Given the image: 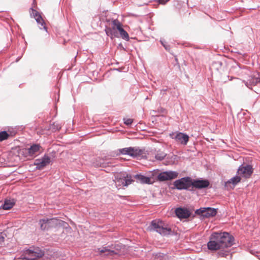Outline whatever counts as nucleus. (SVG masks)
Masks as SVG:
<instances>
[{
  "mask_svg": "<svg viewBox=\"0 0 260 260\" xmlns=\"http://www.w3.org/2000/svg\"><path fill=\"white\" fill-rule=\"evenodd\" d=\"M148 229L150 231H155L162 236L170 235L172 232L171 228L165 226L164 222L159 220H152Z\"/></svg>",
  "mask_w": 260,
  "mask_h": 260,
  "instance_id": "obj_1",
  "label": "nucleus"
},
{
  "mask_svg": "<svg viewBox=\"0 0 260 260\" xmlns=\"http://www.w3.org/2000/svg\"><path fill=\"white\" fill-rule=\"evenodd\" d=\"M115 185L118 189H120L124 186H127L133 182L131 176L124 172H120L115 175L114 180Z\"/></svg>",
  "mask_w": 260,
  "mask_h": 260,
  "instance_id": "obj_2",
  "label": "nucleus"
},
{
  "mask_svg": "<svg viewBox=\"0 0 260 260\" xmlns=\"http://www.w3.org/2000/svg\"><path fill=\"white\" fill-rule=\"evenodd\" d=\"M44 252L38 248L28 249L24 250L21 255L22 259L25 260H36L39 257H42Z\"/></svg>",
  "mask_w": 260,
  "mask_h": 260,
  "instance_id": "obj_3",
  "label": "nucleus"
},
{
  "mask_svg": "<svg viewBox=\"0 0 260 260\" xmlns=\"http://www.w3.org/2000/svg\"><path fill=\"white\" fill-rule=\"evenodd\" d=\"M220 239L219 233H213L210 236L209 241L207 243L208 248L210 250H216L222 248Z\"/></svg>",
  "mask_w": 260,
  "mask_h": 260,
  "instance_id": "obj_4",
  "label": "nucleus"
},
{
  "mask_svg": "<svg viewBox=\"0 0 260 260\" xmlns=\"http://www.w3.org/2000/svg\"><path fill=\"white\" fill-rule=\"evenodd\" d=\"M174 185L178 190L189 189L191 186V179L189 177L181 178L175 181Z\"/></svg>",
  "mask_w": 260,
  "mask_h": 260,
  "instance_id": "obj_5",
  "label": "nucleus"
},
{
  "mask_svg": "<svg viewBox=\"0 0 260 260\" xmlns=\"http://www.w3.org/2000/svg\"><path fill=\"white\" fill-rule=\"evenodd\" d=\"M222 247H229L233 244L234 237L228 233H219Z\"/></svg>",
  "mask_w": 260,
  "mask_h": 260,
  "instance_id": "obj_6",
  "label": "nucleus"
},
{
  "mask_svg": "<svg viewBox=\"0 0 260 260\" xmlns=\"http://www.w3.org/2000/svg\"><path fill=\"white\" fill-rule=\"evenodd\" d=\"M170 137L176 140V142L185 145L187 144L189 140V137L185 134L182 133H172L170 134Z\"/></svg>",
  "mask_w": 260,
  "mask_h": 260,
  "instance_id": "obj_7",
  "label": "nucleus"
},
{
  "mask_svg": "<svg viewBox=\"0 0 260 260\" xmlns=\"http://www.w3.org/2000/svg\"><path fill=\"white\" fill-rule=\"evenodd\" d=\"M178 175V173L176 171H165L158 174V179L161 181L169 180L177 178Z\"/></svg>",
  "mask_w": 260,
  "mask_h": 260,
  "instance_id": "obj_8",
  "label": "nucleus"
},
{
  "mask_svg": "<svg viewBox=\"0 0 260 260\" xmlns=\"http://www.w3.org/2000/svg\"><path fill=\"white\" fill-rule=\"evenodd\" d=\"M95 251L99 253L100 255L108 256L117 254V252L113 249V246L112 245H108L106 246H102L101 248H98L95 250Z\"/></svg>",
  "mask_w": 260,
  "mask_h": 260,
  "instance_id": "obj_9",
  "label": "nucleus"
},
{
  "mask_svg": "<svg viewBox=\"0 0 260 260\" xmlns=\"http://www.w3.org/2000/svg\"><path fill=\"white\" fill-rule=\"evenodd\" d=\"M50 161V157L45 154L42 158L36 159L34 164L37 169L41 170L48 165Z\"/></svg>",
  "mask_w": 260,
  "mask_h": 260,
  "instance_id": "obj_10",
  "label": "nucleus"
},
{
  "mask_svg": "<svg viewBox=\"0 0 260 260\" xmlns=\"http://www.w3.org/2000/svg\"><path fill=\"white\" fill-rule=\"evenodd\" d=\"M237 173L244 177L249 178L253 173V168L250 165H241L239 167Z\"/></svg>",
  "mask_w": 260,
  "mask_h": 260,
  "instance_id": "obj_11",
  "label": "nucleus"
},
{
  "mask_svg": "<svg viewBox=\"0 0 260 260\" xmlns=\"http://www.w3.org/2000/svg\"><path fill=\"white\" fill-rule=\"evenodd\" d=\"M30 15L31 17L34 18L35 19L36 21L38 24H40L41 26L43 27V28L44 30L47 31V28L45 26V22L43 19L40 14L38 11H37L32 8H31L30 11Z\"/></svg>",
  "mask_w": 260,
  "mask_h": 260,
  "instance_id": "obj_12",
  "label": "nucleus"
},
{
  "mask_svg": "<svg viewBox=\"0 0 260 260\" xmlns=\"http://www.w3.org/2000/svg\"><path fill=\"white\" fill-rule=\"evenodd\" d=\"M197 212L206 217H213L217 214V209L210 207L201 208Z\"/></svg>",
  "mask_w": 260,
  "mask_h": 260,
  "instance_id": "obj_13",
  "label": "nucleus"
},
{
  "mask_svg": "<svg viewBox=\"0 0 260 260\" xmlns=\"http://www.w3.org/2000/svg\"><path fill=\"white\" fill-rule=\"evenodd\" d=\"M39 144H33L29 148L23 150L27 155L26 156L35 157L39 153L41 149Z\"/></svg>",
  "mask_w": 260,
  "mask_h": 260,
  "instance_id": "obj_14",
  "label": "nucleus"
},
{
  "mask_svg": "<svg viewBox=\"0 0 260 260\" xmlns=\"http://www.w3.org/2000/svg\"><path fill=\"white\" fill-rule=\"evenodd\" d=\"M210 182L208 180H191V186L196 188H204L209 186Z\"/></svg>",
  "mask_w": 260,
  "mask_h": 260,
  "instance_id": "obj_15",
  "label": "nucleus"
},
{
  "mask_svg": "<svg viewBox=\"0 0 260 260\" xmlns=\"http://www.w3.org/2000/svg\"><path fill=\"white\" fill-rule=\"evenodd\" d=\"M129 155L133 157H143L146 155L144 149L138 147H130Z\"/></svg>",
  "mask_w": 260,
  "mask_h": 260,
  "instance_id": "obj_16",
  "label": "nucleus"
},
{
  "mask_svg": "<svg viewBox=\"0 0 260 260\" xmlns=\"http://www.w3.org/2000/svg\"><path fill=\"white\" fill-rule=\"evenodd\" d=\"M241 181L240 176H236L225 182L224 186L228 189H234L235 186Z\"/></svg>",
  "mask_w": 260,
  "mask_h": 260,
  "instance_id": "obj_17",
  "label": "nucleus"
},
{
  "mask_svg": "<svg viewBox=\"0 0 260 260\" xmlns=\"http://www.w3.org/2000/svg\"><path fill=\"white\" fill-rule=\"evenodd\" d=\"M175 214L179 218H187L190 215L187 209L181 208H177L175 210Z\"/></svg>",
  "mask_w": 260,
  "mask_h": 260,
  "instance_id": "obj_18",
  "label": "nucleus"
},
{
  "mask_svg": "<svg viewBox=\"0 0 260 260\" xmlns=\"http://www.w3.org/2000/svg\"><path fill=\"white\" fill-rule=\"evenodd\" d=\"M57 220L56 218L41 219L39 221L41 229L42 230H47L48 225L50 224L51 223L56 221Z\"/></svg>",
  "mask_w": 260,
  "mask_h": 260,
  "instance_id": "obj_19",
  "label": "nucleus"
},
{
  "mask_svg": "<svg viewBox=\"0 0 260 260\" xmlns=\"http://www.w3.org/2000/svg\"><path fill=\"white\" fill-rule=\"evenodd\" d=\"M95 166L97 167L106 168L107 167L114 166L112 165V162L109 161H107L102 158H99L98 160L95 163Z\"/></svg>",
  "mask_w": 260,
  "mask_h": 260,
  "instance_id": "obj_20",
  "label": "nucleus"
},
{
  "mask_svg": "<svg viewBox=\"0 0 260 260\" xmlns=\"http://www.w3.org/2000/svg\"><path fill=\"white\" fill-rule=\"evenodd\" d=\"M248 81L252 85H255L257 83H260V72L256 73L253 76L249 77Z\"/></svg>",
  "mask_w": 260,
  "mask_h": 260,
  "instance_id": "obj_21",
  "label": "nucleus"
},
{
  "mask_svg": "<svg viewBox=\"0 0 260 260\" xmlns=\"http://www.w3.org/2000/svg\"><path fill=\"white\" fill-rule=\"evenodd\" d=\"M111 27L114 30H117L119 31L122 27V24L118 19H112L111 21Z\"/></svg>",
  "mask_w": 260,
  "mask_h": 260,
  "instance_id": "obj_22",
  "label": "nucleus"
},
{
  "mask_svg": "<svg viewBox=\"0 0 260 260\" xmlns=\"http://www.w3.org/2000/svg\"><path fill=\"white\" fill-rule=\"evenodd\" d=\"M14 205V203L11 200H6L4 204L1 207L0 209L2 208L4 210H9L11 209Z\"/></svg>",
  "mask_w": 260,
  "mask_h": 260,
  "instance_id": "obj_23",
  "label": "nucleus"
},
{
  "mask_svg": "<svg viewBox=\"0 0 260 260\" xmlns=\"http://www.w3.org/2000/svg\"><path fill=\"white\" fill-rule=\"evenodd\" d=\"M137 178L142 183L150 184L151 182L150 178L144 175H137Z\"/></svg>",
  "mask_w": 260,
  "mask_h": 260,
  "instance_id": "obj_24",
  "label": "nucleus"
},
{
  "mask_svg": "<svg viewBox=\"0 0 260 260\" xmlns=\"http://www.w3.org/2000/svg\"><path fill=\"white\" fill-rule=\"evenodd\" d=\"M167 154L162 151H158L155 155V159L157 160H162L166 156Z\"/></svg>",
  "mask_w": 260,
  "mask_h": 260,
  "instance_id": "obj_25",
  "label": "nucleus"
},
{
  "mask_svg": "<svg viewBox=\"0 0 260 260\" xmlns=\"http://www.w3.org/2000/svg\"><path fill=\"white\" fill-rule=\"evenodd\" d=\"M120 37L126 41H128L129 39L128 33L122 27L119 31Z\"/></svg>",
  "mask_w": 260,
  "mask_h": 260,
  "instance_id": "obj_26",
  "label": "nucleus"
},
{
  "mask_svg": "<svg viewBox=\"0 0 260 260\" xmlns=\"http://www.w3.org/2000/svg\"><path fill=\"white\" fill-rule=\"evenodd\" d=\"M105 31L107 35L111 37V38L115 36V30H113L112 27H106L105 29Z\"/></svg>",
  "mask_w": 260,
  "mask_h": 260,
  "instance_id": "obj_27",
  "label": "nucleus"
},
{
  "mask_svg": "<svg viewBox=\"0 0 260 260\" xmlns=\"http://www.w3.org/2000/svg\"><path fill=\"white\" fill-rule=\"evenodd\" d=\"M9 137V134L6 131L0 132V142L7 140Z\"/></svg>",
  "mask_w": 260,
  "mask_h": 260,
  "instance_id": "obj_28",
  "label": "nucleus"
},
{
  "mask_svg": "<svg viewBox=\"0 0 260 260\" xmlns=\"http://www.w3.org/2000/svg\"><path fill=\"white\" fill-rule=\"evenodd\" d=\"M119 151L122 154L129 155L130 147H127V148L120 149L119 150Z\"/></svg>",
  "mask_w": 260,
  "mask_h": 260,
  "instance_id": "obj_29",
  "label": "nucleus"
},
{
  "mask_svg": "<svg viewBox=\"0 0 260 260\" xmlns=\"http://www.w3.org/2000/svg\"><path fill=\"white\" fill-rule=\"evenodd\" d=\"M111 245L113 246V249L116 251L117 252V254L118 253V251L120 250L122 246V245L119 244H111Z\"/></svg>",
  "mask_w": 260,
  "mask_h": 260,
  "instance_id": "obj_30",
  "label": "nucleus"
},
{
  "mask_svg": "<svg viewBox=\"0 0 260 260\" xmlns=\"http://www.w3.org/2000/svg\"><path fill=\"white\" fill-rule=\"evenodd\" d=\"M218 254L220 257H226L229 254L228 251L220 250L218 252Z\"/></svg>",
  "mask_w": 260,
  "mask_h": 260,
  "instance_id": "obj_31",
  "label": "nucleus"
},
{
  "mask_svg": "<svg viewBox=\"0 0 260 260\" xmlns=\"http://www.w3.org/2000/svg\"><path fill=\"white\" fill-rule=\"evenodd\" d=\"M161 44L164 47L165 49L167 51H170V46L168 44L167 42L163 41H160Z\"/></svg>",
  "mask_w": 260,
  "mask_h": 260,
  "instance_id": "obj_32",
  "label": "nucleus"
},
{
  "mask_svg": "<svg viewBox=\"0 0 260 260\" xmlns=\"http://www.w3.org/2000/svg\"><path fill=\"white\" fill-rule=\"evenodd\" d=\"M133 120L131 118L124 119V123L127 125L131 124Z\"/></svg>",
  "mask_w": 260,
  "mask_h": 260,
  "instance_id": "obj_33",
  "label": "nucleus"
},
{
  "mask_svg": "<svg viewBox=\"0 0 260 260\" xmlns=\"http://www.w3.org/2000/svg\"><path fill=\"white\" fill-rule=\"evenodd\" d=\"M221 65V62H220V61L215 62L212 64L211 68H214L215 66H220Z\"/></svg>",
  "mask_w": 260,
  "mask_h": 260,
  "instance_id": "obj_34",
  "label": "nucleus"
},
{
  "mask_svg": "<svg viewBox=\"0 0 260 260\" xmlns=\"http://www.w3.org/2000/svg\"><path fill=\"white\" fill-rule=\"evenodd\" d=\"M169 0H159V3L165 5L166 4Z\"/></svg>",
  "mask_w": 260,
  "mask_h": 260,
  "instance_id": "obj_35",
  "label": "nucleus"
},
{
  "mask_svg": "<svg viewBox=\"0 0 260 260\" xmlns=\"http://www.w3.org/2000/svg\"><path fill=\"white\" fill-rule=\"evenodd\" d=\"M4 240L5 238L2 236H0V244H2L4 242Z\"/></svg>",
  "mask_w": 260,
  "mask_h": 260,
  "instance_id": "obj_36",
  "label": "nucleus"
}]
</instances>
